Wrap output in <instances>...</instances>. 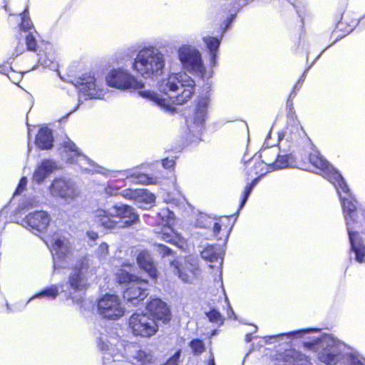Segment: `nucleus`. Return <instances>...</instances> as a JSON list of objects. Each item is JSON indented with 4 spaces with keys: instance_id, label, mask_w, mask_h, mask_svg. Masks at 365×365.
Returning a JSON list of instances; mask_svg holds the SVG:
<instances>
[{
    "instance_id": "obj_1",
    "label": "nucleus",
    "mask_w": 365,
    "mask_h": 365,
    "mask_svg": "<svg viewBox=\"0 0 365 365\" xmlns=\"http://www.w3.org/2000/svg\"><path fill=\"white\" fill-rule=\"evenodd\" d=\"M106 82L110 87L120 90H139L138 96L146 99L166 111H173V104L182 105L192 97L195 91V81L185 73H172L163 79L158 85L162 94L150 90H144V83L128 69H111L106 76Z\"/></svg>"
},
{
    "instance_id": "obj_2",
    "label": "nucleus",
    "mask_w": 365,
    "mask_h": 365,
    "mask_svg": "<svg viewBox=\"0 0 365 365\" xmlns=\"http://www.w3.org/2000/svg\"><path fill=\"white\" fill-rule=\"evenodd\" d=\"M341 200L343 213L346 224L352 251L355 253L358 262H365V245L359 233L365 234V217L359 216L357 210V202L350 192L346 183V188H342L338 184L334 186Z\"/></svg>"
},
{
    "instance_id": "obj_3",
    "label": "nucleus",
    "mask_w": 365,
    "mask_h": 365,
    "mask_svg": "<svg viewBox=\"0 0 365 365\" xmlns=\"http://www.w3.org/2000/svg\"><path fill=\"white\" fill-rule=\"evenodd\" d=\"M311 332L317 335L313 336L311 340L304 341V344L305 346L318 351V358L320 361L327 365H335L344 358V344L329 334H320L316 329H301L269 336V338L282 336L299 338Z\"/></svg>"
},
{
    "instance_id": "obj_4",
    "label": "nucleus",
    "mask_w": 365,
    "mask_h": 365,
    "mask_svg": "<svg viewBox=\"0 0 365 365\" xmlns=\"http://www.w3.org/2000/svg\"><path fill=\"white\" fill-rule=\"evenodd\" d=\"M93 217L98 226L109 230L129 227L138 219L133 209L123 204H116L108 210L98 209L94 211Z\"/></svg>"
},
{
    "instance_id": "obj_5",
    "label": "nucleus",
    "mask_w": 365,
    "mask_h": 365,
    "mask_svg": "<svg viewBox=\"0 0 365 365\" xmlns=\"http://www.w3.org/2000/svg\"><path fill=\"white\" fill-rule=\"evenodd\" d=\"M165 64L164 54L156 47L149 46L138 51L132 68L143 78H150L161 75Z\"/></svg>"
},
{
    "instance_id": "obj_6",
    "label": "nucleus",
    "mask_w": 365,
    "mask_h": 365,
    "mask_svg": "<svg viewBox=\"0 0 365 365\" xmlns=\"http://www.w3.org/2000/svg\"><path fill=\"white\" fill-rule=\"evenodd\" d=\"M209 104L210 98L207 96L200 97L195 110L186 118V124L189 135H190V138H194V139L190 140L192 142L200 140V136L207 116V108Z\"/></svg>"
},
{
    "instance_id": "obj_7",
    "label": "nucleus",
    "mask_w": 365,
    "mask_h": 365,
    "mask_svg": "<svg viewBox=\"0 0 365 365\" xmlns=\"http://www.w3.org/2000/svg\"><path fill=\"white\" fill-rule=\"evenodd\" d=\"M178 59L182 68L190 73L205 77V67L201 53L195 46L182 45L178 50Z\"/></svg>"
},
{
    "instance_id": "obj_8",
    "label": "nucleus",
    "mask_w": 365,
    "mask_h": 365,
    "mask_svg": "<svg viewBox=\"0 0 365 365\" xmlns=\"http://www.w3.org/2000/svg\"><path fill=\"white\" fill-rule=\"evenodd\" d=\"M52 253L53 272L58 269L68 268L73 261L71 242L63 236H53L52 239Z\"/></svg>"
},
{
    "instance_id": "obj_9",
    "label": "nucleus",
    "mask_w": 365,
    "mask_h": 365,
    "mask_svg": "<svg viewBox=\"0 0 365 365\" xmlns=\"http://www.w3.org/2000/svg\"><path fill=\"white\" fill-rule=\"evenodd\" d=\"M98 314L103 318L112 320L120 319L125 314V308L115 294H106L98 302Z\"/></svg>"
},
{
    "instance_id": "obj_10",
    "label": "nucleus",
    "mask_w": 365,
    "mask_h": 365,
    "mask_svg": "<svg viewBox=\"0 0 365 365\" xmlns=\"http://www.w3.org/2000/svg\"><path fill=\"white\" fill-rule=\"evenodd\" d=\"M48 191L53 197L60 198L67 203L73 201L80 193L71 180L63 178L54 179L48 187Z\"/></svg>"
},
{
    "instance_id": "obj_11",
    "label": "nucleus",
    "mask_w": 365,
    "mask_h": 365,
    "mask_svg": "<svg viewBox=\"0 0 365 365\" xmlns=\"http://www.w3.org/2000/svg\"><path fill=\"white\" fill-rule=\"evenodd\" d=\"M129 327L135 336L150 337L158 330L154 319L147 314L135 313L129 319Z\"/></svg>"
},
{
    "instance_id": "obj_12",
    "label": "nucleus",
    "mask_w": 365,
    "mask_h": 365,
    "mask_svg": "<svg viewBox=\"0 0 365 365\" xmlns=\"http://www.w3.org/2000/svg\"><path fill=\"white\" fill-rule=\"evenodd\" d=\"M91 261L88 257L80 259L73 267L68 278L70 289L74 292H83L88 287V279L86 273L89 269Z\"/></svg>"
},
{
    "instance_id": "obj_13",
    "label": "nucleus",
    "mask_w": 365,
    "mask_h": 365,
    "mask_svg": "<svg viewBox=\"0 0 365 365\" xmlns=\"http://www.w3.org/2000/svg\"><path fill=\"white\" fill-rule=\"evenodd\" d=\"M59 151L61 158L67 163H76L82 170L86 172L93 171L90 167L93 166V163L83 155L76 145L69 139L61 144Z\"/></svg>"
},
{
    "instance_id": "obj_14",
    "label": "nucleus",
    "mask_w": 365,
    "mask_h": 365,
    "mask_svg": "<svg viewBox=\"0 0 365 365\" xmlns=\"http://www.w3.org/2000/svg\"><path fill=\"white\" fill-rule=\"evenodd\" d=\"M309 162L316 168L319 170L320 174L334 186H337L338 183L343 189H346V182L343 177L318 152H314L309 155Z\"/></svg>"
},
{
    "instance_id": "obj_15",
    "label": "nucleus",
    "mask_w": 365,
    "mask_h": 365,
    "mask_svg": "<svg viewBox=\"0 0 365 365\" xmlns=\"http://www.w3.org/2000/svg\"><path fill=\"white\" fill-rule=\"evenodd\" d=\"M158 216L162 220L163 229L162 232L158 233V237L165 242L175 244L183 249L185 244L183 240L178 235L174 233L170 227L174 220V213L168 208H163L159 212Z\"/></svg>"
},
{
    "instance_id": "obj_16",
    "label": "nucleus",
    "mask_w": 365,
    "mask_h": 365,
    "mask_svg": "<svg viewBox=\"0 0 365 365\" xmlns=\"http://www.w3.org/2000/svg\"><path fill=\"white\" fill-rule=\"evenodd\" d=\"M81 93L90 98H101L106 91L102 85L101 79L91 74L83 75L77 81Z\"/></svg>"
},
{
    "instance_id": "obj_17",
    "label": "nucleus",
    "mask_w": 365,
    "mask_h": 365,
    "mask_svg": "<svg viewBox=\"0 0 365 365\" xmlns=\"http://www.w3.org/2000/svg\"><path fill=\"white\" fill-rule=\"evenodd\" d=\"M51 222L50 215L43 210L30 212L22 220L21 225L33 233L45 232Z\"/></svg>"
},
{
    "instance_id": "obj_18",
    "label": "nucleus",
    "mask_w": 365,
    "mask_h": 365,
    "mask_svg": "<svg viewBox=\"0 0 365 365\" xmlns=\"http://www.w3.org/2000/svg\"><path fill=\"white\" fill-rule=\"evenodd\" d=\"M148 282L139 278L135 279L123 292V298L131 304L136 306L148 295Z\"/></svg>"
},
{
    "instance_id": "obj_19",
    "label": "nucleus",
    "mask_w": 365,
    "mask_h": 365,
    "mask_svg": "<svg viewBox=\"0 0 365 365\" xmlns=\"http://www.w3.org/2000/svg\"><path fill=\"white\" fill-rule=\"evenodd\" d=\"M249 165L250 166V168L247 170L248 175L252 176L253 174H255L259 176L255 178L251 184L247 185L245 187L243 192L242 200L240 205V209H242L246 203L252 189L259 180L260 177L264 175L267 173L271 170L262 160L256 162L255 160L252 159L249 162Z\"/></svg>"
},
{
    "instance_id": "obj_20",
    "label": "nucleus",
    "mask_w": 365,
    "mask_h": 365,
    "mask_svg": "<svg viewBox=\"0 0 365 365\" xmlns=\"http://www.w3.org/2000/svg\"><path fill=\"white\" fill-rule=\"evenodd\" d=\"M175 272L178 274L179 278L184 282L192 283L199 274V269L194 258L189 257L185 259L183 263L178 261L172 262Z\"/></svg>"
},
{
    "instance_id": "obj_21",
    "label": "nucleus",
    "mask_w": 365,
    "mask_h": 365,
    "mask_svg": "<svg viewBox=\"0 0 365 365\" xmlns=\"http://www.w3.org/2000/svg\"><path fill=\"white\" fill-rule=\"evenodd\" d=\"M146 310L155 322L168 324L171 320L172 314L169 307L160 299H151L146 306Z\"/></svg>"
},
{
    "instance_id": "obj_22",
    "label": "nucleus",
    "mask_w": 365,
    "mask_h": 365,
    "mask_svg": "<svg viewBox=\"0 0 365 365\" xmlns=\"http://www.w3.org/2000/svg\"><path fill=\"white\" fill-rule=\"evenodd\" d=\"M304 134L305 133L300 125L299 122L292 115L288 120L287 126L282 135H279V143L280 145H283L284 141L295 143L304 135Z\"/></svg>"
},
{
    "instance_id": "obj_23",
    "label": "nucleus",
    "mask_w": 365,
    "mask_h": 365,
    "mask_svg": "<svg viewBox=\"0 0 365 365\" xmlns=\"http://www.w3.org/2000/svg\"><path fill=\"white\" fill-rule=\"evenodd\" d=\"M125 198L133 200L140 207L145 208L143 205H151L154 202L155 195L144 189H126L121 192Z\"/></svg>"
},
{
    "instance_id": "obj_24",
    "label": "nucleus",
    "mask_w": 365,
    "mask_h": 365,
    "mask_svg": "<svg viewBox=\"0 0 365 365\" xmlns=\"http://www.w3.org/2000/svg\"><path fill=\"white\" fill-rule=\"evenodd\" d=\"M118 341L116 338H112L111 340L108 339V336L104 334H101L98 338V346L101 351H108V354L113 359V361H120L121 359L124 358L123 354H120L123 344L119 343L112 346L114 341Z\"/></svg>"
},
{
    "instance_id": "obj_25",
    "label": "nucleus",
    "mask_w": 365,
    "mask_h": 365,
    "mask_svg": "<svg viewBox=\"0 0 365 365\" xmlns=\"http://www.w3.org/2000/svg\"><path fill=\"white\" fill-rule=\"evenodd\" d=\"M103 174L106 176L118 178L119 180H128L134 183H150V179L146 175L136 173L131 170H107L106 173H103Z\"/></svg>"
},
{
    "instance_id": "obj_26",
    "label": "nucleus",
    "mask_w": 365,
    "mask_h": 365,
    "mask_svg": "<svg viewBox=\"0 0 365 365\" xmlns=\"http://www.w3.org/2000/svg\"><path fill=\"white\" fill-rule=\"evenodd\" d=\"M126 358L136 365H150L154 362L153 355L137 350L134 345H128L125 349Z\"/></svg>"
},
{
    "instance_id": "obj_27",
    "label": "nucleus",
    "mask_w": 365,
    "mask_h": 365,
    "mask_svg": "<svg viewBox=\"0 0 365 365\" xmlns=\"http://www.w3.org/2000/svg\"><path fill=\"white\" fill-rule=\"evenodd\" d=\"M58 168L56 161L45 159L37 166L33 174V180L40 184L53 171Z\"/></svg>"
},
{
    "instance_id": "obj_28",
    "label": "nucleus",
    "mask_w": 365,
    "mask_h": 365,
    "mask_svg": "<svg viewBox=\"0 0 365 365\" xmlns=\"http://www.w3.org/2000/svg\"><path fill=\"white\" fill-rule=\"evenodd\" d=\"M202 257L215 264H210V267L221 268L222 264V252L220 247L209 245L201 251Z\"/></svg>"
},
{
    "instance_id": "obj_29",
    "label": "nucleus",
    "mask_w": 365,
    "mask_h": 365,
    "mask_svg": "<svg viewBox=\"0 0 365 365\" xmlns=\"http://www.w3.org/2000/svg\"><path fill=\"white\" fill-rule=\"evenodd\" d=\"M139 267L145 270L151 277H157V269L152 260L150 255L147 251L140 252L137 257Z\"/></svg>"
},
{
    "instance_id": "obj_30",
    "label": "nucleus",
    "mask_w": 365,
    "mask_h": 365,
    "mask_svg": "<svg viewBox=\"0 0 365 365\" xmlns=\"http://www.w3.org/2000/svg\"><path fill=\"white\" fill-rule=\"evenodd\" d=\"M53 142L51 130L47 127L40 128L36 137V145L42 150H48L53 147Z\"/></svg>"
},
{
    "instance_id": "obj_31",
    "label": "nucleus",
    "mask_w": 365,
    "mask_h": 365,
    "mask_svg": "<svg viewBox=\"0 0 365 365\" xmlns=\"http://www.w3.org/2000/svg\"><path fill=\"white\" fill-rule=\"evenodd\" d=\"M202 40L205 43L210 56V66H215L216 65L217 53L220 44V40L217 38L209 36H204Z\"/></svg>"
},
{
    "instance_id": "obj_32",
    "label": "nucleus",
    "mask_w": 365,
    "mask_h": 365,
    "mask_svg": "<svg viewBox=\"0 0 365 365\" xmlns=\"http://www.w3.org/2000/svg\"><path fill=\"white\" fill-rule=\"evenodd\" d=\"M295 166L294 158L291 154H279L277 152L274 164L272 168L273 170L284 169L288 168H294Z\"/></svg>"
},
{
    "instance_id": "obj_33",
    "label": "nucleus",
    "mask_w": 365,
    "mask_h": 365,
    "mask_svg": "<svg viewBox=\"0 0 365 365\" xmlns=\"http://www.w3.org/2000/svg\"><path fill=\"white\" fill-rule=\"evenodd\" d=\"M278 150V147L272 146L269 148H264L261 151L260 157L262 158V160L271 170H272L273 165L277 156Z\"/></svg>"
},
{
    "instance_id": "obj_34",
    "label": "nucleus",
    "mask_w": 365,
    "mask_h": 365,
    "mask_svg": "<svg viewBox=\"0 0 365 365\" xmlns=\"http://www.w3.org/2000/svg\"><path fill=\"white\" fill-rule=\"evenodd\" d=\"M197 224L201 227L208 228L212 227V235L215 236H217L221 230V225L218 222H215L206 215L200 216V218L197 220Z\"/></svg>"
},
{
    "instance_id": "obj_35",
    "label": "nucleus",
    "mask_w": 365,
    "mask_h": 365,
    "mask_svg": "<svg viewBox=\"0 0 365 365\" xmlns=\"http://www.w3.org/2000/svg\"><path fill=\"white\" fill-rule=\"evenodd\" d=\"M58 287L56 285H51V287L42 290L41 292L34 295L30 298L29 302L37 298H46L50 300L55 299L58 297Z\"/></svg>"
},
{
    "instance_id": "obj_36",
    "label": "nucleus",
    "mask_w": 365,
    "mask_h": 365,
    "mask_svg": "<svg viewBox=\"0 0 365 365\" xmlns=\"http://www.w3.org/2000/svg\"><path fill=\"white\" fill-rule=\"evenodd\" d=\"M140 277L130 274L128 272L124 269H119L116 273V279L119 284H127L128 287L135 281V279H138Z\"/></svg>"
},
{
    "instance_id": "obj_37",
    "label": "nucleus",
    "mask_w": 365,
    "mask_h": 365,
    "mask_svg": "<svg viewBox=\"0 0 365 365\" xmlns=\"http://www.w3.org/2000/svg\"><path fill=\"white\" fill-rule=\"evenodd\" d=\"M38 201L36 197H26L24 198L19 203V210H29L31 208L37 207Z\"/></svg>"
},
{
    "instance_id": "obj_38",
    "label": "nucleus",
    "mask_w": 365,
    "mask_h": 365,
    "mask_svg": "<svg viewBox=\"0 0 365 365\" xmlns=\"http://www.w3.org/2000/svg\"><path fill=\"white\" fill-rule=\"evenodd\" d=\"M33 27V24L29 16L27 9L21 14V22L20 24V29L26 31Z\"/></svg>"
},
{
    "instance_id": "obj_39",
    "label": "nucleus",
    "mask_w": 365,
    "mask_h": 365,
    "mask_svg": "<svg viewBox=\"0 0 365 365\" xmlns=\"http://www.w3.org/2000/svg\"><path fill=\"white\" fill-rule=\"evenodd\" d=\"M190 346L193 353L196 355L201 354L205 350V346L202 341L198 339L192 340L190 343Z\"/></svg>"
},
{
    "instance_id": "obj_40",
    "label": "nucleus",
    "mask_w": 365,
    "mask_h": 365,
    "mask_svg": "<svg viewBox=\"0 0 365 365\" xmlns=\"http://www.w3.org/2000/svg\"><path fill=\"white\" fill-rule=\"evenodd\" d=\"M207 316L209 320L212 322L222 324L223 322L222 315L215 309H212L210 312L207 313Z\"/></svg>"
},
{
    "instance_id": "obj_41",
    "label": "nucleus",
    "mask_w": 365,
    "mask_h": 365,
    "mask_svg": "<svg viewBox=\"0 0 365 365\" xmlns=\"http://www.w3.org/2000/svg\"><path fill=\"white\" fill-rule=\"evenodd\" d=\"M108 254V244L103 242L100 245L96 250V255L99 257L100 259H103L106 257Z\"/></svg>"
},
{
    "instance_id": "obj_42",
    "label": "nucleus",
    "mask_w": 365,
    "mask_h": 365,
    "mask_svg": "<svg viewBox=\"0 0 365 365\" xmlns=\"http://www.w3.org/2000/svg\"><path fill=\"white\" fill-rule=\"evenodd\" d=\"M346 365H365V360L356 356H347L346 357Z\"/></svg>"
},
{
    "instance_id": "obj_43",
    "label": "nucleus",
    "mask_w": 365,
    "mask_h": 365,
    "mask_svg": "<svg viewBox=\"0 0 365 365\" xmlns=\"http://www.w3.org/2000/svg\"><path fill=\"white\" fill-rule=\"evenodd\" d=\"M26 44L28 50L34 51L36 47V40L31 33L26 36Z\"/></svg>"
},
{
    "instance_id": "obj_44",
    "label": "nucleus",
    "mask_w": 365,
    "mask_h": 365,
    "mask_svg": "<svg viewBox=\"0 0 365 365\" xmlns=\"http://www.w3.org/2000/svg\"><path fill=\"white\" fill-rule=\"evenodd\" d=\"M27 178L25 177H23L19 182V184L14 192V195L21 194L26 188L27 185Z\"/></svg>"
},
{
    "instance_id": "obj_45",
    "label": "nucleus",
    "mask_w": 365,
    "mask_h": 365,
    "mask_svg": "<svg viewBox=\"0 0 365 365\" xmlns=\"http://www.w3.org/2000/svg\"><path fill=\"white\" fill-rule=\"evenodd\" d=\"M118 187H116L113 182L109 183V185L106 187L105 191L106 193L110 196L117 195L116 191L118 190Z\"/></svg>"
},
{
    "instance_id": "obj_46",
    "label": "nucleus",
    "mask_w": 365,
    "mask_h": 365,
    "mask_svg": "<svg viewBox=\"0 0 365 365\" xmlns=\"http://www.w3.org/2000/svg\"><path fill=\"white\" fill-rule=\"evenodd\" d=\"M157 251L163 257L169 255L171 250L168 247L163 245H157Z\"/></svg>"
},
{
    "instance_id": "obj_47",
    "label": "nucleus",
    "mask_w": 365,
    "mask_h": 365,
    "mask_svg": "<svg viewBox=\"0 0 365 365\" xmlns=\"http://www.w3.org/2000/svg\"><path fill=\"white\" fill-rule=\"evenodd\" d=\"M162 164L165 168H170L173 167L175 162L173 160L165 158V159L163 160Z\"/></svg>"
},
{
    "instance_id": "obj_48",
    "label": "nucleus",
    "mask_w": 365,
    "mask_h": 365,
    "mask_svg": "<svg viewBox=\"0 0 365 365\" xmlns=\"http://www.w3.org/2000/svg\"><path fill=\"white\" fill-rule=\"evenodd\" d=\"M24 50H25V48H24V46L23 44L20 46H18L15 50L16 55L19 56V55L21 54L24 51Z\"/></svg>"
},
{
    "instance_id": "obj_49",
    "label": "nucleus",
    "mask_w": 365,
    "mask_h": 365,
    "mask_svg": "<svg viewBox=\"0 0 365 365\" xmlns=\"http://www.w3.org/2000/svg\"><path fill=\"white\" fill-rule=\"evenodd\" d=\"M69 297L72 299V300L74 302H76L77 304L82 302V297L80 296L79 298H76V297L73 296L72 292H70Z\"/></svg>"
},
{
    "instance_id": "obj_50",
    "label": "nucleus",
    "mask_w": 365,
    "mask_h": 365,
    "mask_svg": "<svg viewBox=\"0 0 365 365\" xmlns=\"http://www.w3.org/2000/svg\"><path fill=\"white\" fill-rule=\"evenodd\" d=\"M304 73H306V71H305ZM304 74H305V73H304ZM303 76H304V75H303ZM303 77H304V76H302V78L298 81V82L297 83V84H296V85L294 86V90L299 89V88H298V85H299L300 83L303 82V81H304ZM294 93V91H293L292 92V93H291L290 96H292V95H293Z\"/></svg>"
},
{
    "instance_id": "obj_51",
    "label": "nucleus",
    "mask_w": 365,
    "mask_h": 365,
    "mask_svg": "<svg viewBox=\"0 0 365 365\" xmlns=\"http://www.w3.org/2000/svg\"><path fill=\"white\" fill-rule=\"evenodd\" d=\"M207 365H215V359L212 353L210 354V359L207 361Z\"/></svg>"
},
{
    "instance_id": "obj_52",
    "label": "nucleus",
    "mask_w": 365,
    "mask_h": 365,
    "mask_svg": "<svg viewBox=\"0 0 365 365\" xmlns=\"http://www.w3.org/2000/svg\"><path fill=\"white\" fill-rule=\"evenodd\" d=\"M88 235L93 240H95L98 237V234L94 232H88Z\"/></svg>"
},
{
    "instance_id": "obj_53",
    "label": "nucleus",
    "mask_w": 365,
    "mask_h": 365,
    "mask_svg": "<svg viewBox=\"0 0 365 365\" xmlns=\"http://www.w3.org/2000/svg\"><path fill=\"white\" fill-rule=\"evenodd\" d=\"M252 340V333L247 334L245 336V341L247 343L250 342Z\"/></svg>"
},
{
    "instance_id": "obj_54",
    "label": "nucleus",
    "mask_w": 365,
    "mask_h": 365,
    "mask_svg": "<svg viewBox=\"0 0 365 365\" xmlns=\"http://www.w3.org/2000/svg\"><path fill=\"white\" fill-rule=\"evenodd\" d=\"M103 359H104V364H108V361H109V358H108V357H107V356H104V357H103Z\"/></svg>"
},
{
    "instance_id": "obj_55",
    "label": "nucleus",
    "mask_w": 365,
    "mask_h": 365,
    "mask_svg": "<svg viewBox=\"0 0 365 365\" xmlns=\"http://www.w3.org/2000/svg\"><path fill=\"white\" fill-rule=\"evenodd\" d=\"M232 19H233V16H232L230 19H229V21H228V24H230L232 22ZM228 26H229V25H227V27H228Z\"/></svg>"
},
{
    "instance_id": "obj_56",
    "label": "nucleus",
    "mask_w": 365,
    "mask_h": 365,
    "mask_svg": "<svg viewBox=\"0 0 365 365\" xmlns=\"http://www.w3.org/2000/svg\"><path fill=\"white\" fill-rule=\"evenodd\" d=\"M78 106L77 107H76L73 110H71V111L69 113V114H70V113H72V112H73V111H76V110L77 109V108H78Z\"/></svg>"
},
{
    "instance_id": "obj_57",
    "label": "nucleus",
    "mask_w": 365,
    "mask_h": 365,
    "mask_svg": "<svg viewBox=\"0 0 365 365\" xmlns=\"http://www.w3.org/2000/svg\"><path fill=\"white\" fill-rule=\"evenodd\" d=\"M287 103H288V104H289V103H290V106H292V104L289 101H287Z\"/></svg>"
}]
</instances>
